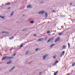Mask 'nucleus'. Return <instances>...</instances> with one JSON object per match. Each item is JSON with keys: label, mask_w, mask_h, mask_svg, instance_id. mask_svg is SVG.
Listing matches in <instances>:
<instances>
[{"label": "nucleus", "mask_w": 75, "mask_h": 75, "mask_svg": "<svg viewBox=\"0 0 75 75\" xmlns=\"http://www.w3.org/2000/svg\"><path fill=\"white\" fill-rule=\"evenodd\" d=\"M39 14H43L45 13V12L44 11H39L38 13Z\"/></svg>", "instance_id": "f257e3e1"}, {"label": "nucleus", "mask_w": 75, "mask_h": 75, "mask_svg": "<svg viewBox=\"0 0 75 75\" xmlns=\"http://www.w3.org/2000/svg\"><path fill=\"white\" fill-rule=\"evenodd\" d=\"M54 40V38H51L50 39L47 41V43L49 42L50 41H52Z\"/></svg>", "instance_id": "f03ea898"}, {"label": "nucleus", "mask_w": 75, "mask_h": 75, "mask_svg": "<svg viewBox=\"0 0 75 75\" xmlns=\"http://www.w3.org/2000/svg\"><path fill=\"white\" fill-rule=\"evenodd\" d=\"M9 34L10 33L4 31L1 33V34Z\"/></svg>", "instance_id": "7ed1b4c3"}, {"label": "nucleus", "mask_w": 75, "mask_h": 75, "mask_svg": "<svg viewBox=\"0 0 75 75\" xmlns=\"http://www.w3.org/2000/svg\"><path fill=\"white\" fill-rule=\"evenodd\" d=\"M6 59H7V56H5V57H3L2 59V61H4V60H5Z\"/></svg>", "instance_id": "20e7f679"}, {"label": "nucleus", "mask_w": 75, "mask_h": 75, "mask_svg": "<svg viewBox=\"0 0 75 75\" xmlns=\"http://www.w3.org/2000/svg\"><path fill=\"white\" fill-rule=\"evenodd\" d=\"M47 57H48V55L47 54H46L45 56H43V60H45V58Z\"/></svg>", "instance_id": "39448f33"}, {"label": "nucleus", "mask_w": 75, "mask_h": 75, "mask_svg": "<svg viewBox=\"0 0 75 75\" xmlns=\"http://www.w3.org/2000/svg\"><path fill=\"white\" fill-rule=\"evenodd\" d=\"M60 39V38L58 37V38L56 39V40L54 41L55 42H57Z\"/></svg>", "instance_id": "423d86ee"}, {"label": "nucleus", "mask_w": 75, "mask_h": 75, "mask_svg": "<svg viewBox=\"0 0 75 75\" xmlns=\"http://www.w3.org/2000/svg\"><path fill=\"white\" fill-rule=\"evenodd\" d=\"M14 68H15V67L12 68L9 70V72H11V71H12L14 69Z\"/></svg>", "instance_id": "0eeeda50"}, {"label": "nucleus", "mask_w": 75, "mask_h": 75, "mask_svg": "<svg viewBox=\"0 0 75 75\" xmlns=\"http://www.w3.org/2000/svg\"><path fill=\"white\" fill-rule=\"evenodd\" d=\"M7 59H13V57H9L8 56H7Z\"/></svg>", "instance_id": "6e6552de"}, {"label": "nucleus", "mask_w": 75, "mask_h": 75, "mask_svg": "<svg viewBox=\"0 0 75 75\" xmlns=\"http://www.w3.org/2000/svg\"><path fill=\"white\" fill-rule=\"evenodd\" d=\"M43 41V38H41L39 39H38V42H39V41Z\"/></svg>", "instance_id": "1a4fd4ad"}, {"label": "nucleus", "mask_w": 75, "mask_h": 75, "mask_svg": "<svg viewBox=\"0 0 75 75\" xmlns=\"http://www.w3.org/2000/svg\"><path fill=\"white\" fill-rule=\"evenodd\" d=\"M27 8H32V6H31V5H29L27 6Z\"/></svg>", "instance_id": "9d476101"}, {"label": "nucleus", "mask_w": 75, "mask_h": 75, "mask_svg": "<svg viewBox=\"0 0 75 75\" xmlns=\"http://www.w3.org/2000/svg\"><path fill=\"white\" fill-rule=\"evenodd\" d=\"M63 32H61L60 33H59V35H63Z\"/></svg>", "instance_id": "9b49d317"}, {"label": "nucleus", "mask_w": 75, "mask_h": 75, "mask_svg": "<svg viewBox=\"0 0 75 75\" xmlns=\"http://www.w3.org/2000/svg\"><path fill=\"white\" fill-rule=\"evenodd\" d=\"M14 14V11H13L12 13L11 14V17L12 16H13V14Z\"/></svg>", "instance_id": "f8f14e48"}, {"label": "nucleus", "mask_w": 75, "mask_h": 75, "mask_svg": "<svg viewBox=\"0 0 75 75\" xmlns=\"http://www.w3.org/2000/svg\"><path fill=\"white\" fill-rule=\"evenodd\" d=\"M66 48V47L65 46H63L62 47V49H63V50H64V49H65Z\"/></svg>", "instance_id": "ddd939ff"}, {"label": "nucleus", "mask_w": 75, "mask_h": 75, "mask_svg": "<svg viewBox=\"0 0 75 75\" xmlns=\"http://www.w3.org/2000/svg\"><path fill=\"white\" fill-rule=\"evenodd\" d=\"M59 61H56V62H55V63H54V65H56V64H57V63H58V62H59Z\"/></svg>", "instance_id": "4468645a"}, {"label": "nucleus", "mask_w": 75, "mask_h": 75, "mask_svg": "<svg viewBox=\"0 0 75 75\" xmlns=\"http://www.w3.org/2000/svg\"><path fill=\"white\" fill-rule=\"evenodd\" d=\"M45 18H47L48 17V14H47V13H46L45 14Z\"/></svg>", "instance_id": "2eb2a0df"}, {"label": "nucleus", "mask_w": 75, "mask_h": 75, "mask_svg": "<svg viewBox=\"0 0 75 75\" xmlns=\"http://www.w3.org/2000/svg\"><path fill=\"white\" fill-rule=\"evenodd\" d=\"M57 73H58V71H57L56 73H54V75H57Z\"/></svg>", "instance_id": "dca6fc26"}, {"label": "nucleus", "mask_w": 75, "mask_h": 75, "mask_svg": "<svg viewBox=\"0 0 75 75\" xmlns=\"http://www.w3.org/2000/svg\"><path fill=\"white\" fill-rule=\"evenodd\" d=\"M54 45H55V44H53L52 45H50L51 48H52V47H53Z\"/></svg>", "instance_id": "f3484780"}, {"label": "nucleus", "mask_w": 75, "mask_h": 75, "mask_svg": "<svg viewBox=\"0 0 75 75\" xmlns=\"http://www.w3.org/2000/svg\"><path fill=\"white\" fill-rule=\"evenodd\" d=\"M11 61H10L8 62L7 64H11Z\"/></svg>", "instance_id": "a211bd4d"}, {"label": "nucleus", "mask_w": 75, "mask_h": 75, "mask_svg": "<svg viewBox=\"0 0 75 75\" xmlns=\"http://www.w3.org/2000/svg\"><path fill=\"white\" fill-rule=\"evenodd\" d=\"M14 38V36H12L9 38L10 40H12Z\"/></svg>", "instance_id": "6ab92c4d"}, {"label": "nucleus", "mask_w": 75, "mask_h": 75, "mask_svg": "<svg viewBox=\"0 0 75 75\" xmlns=\"http://www.w3.org/2000/svg\"><path fill=\"white\" fill-rule=\"evenodd\" d=\"M0 18H2L3 19L4 18V16H0Z\"/></svg>", "instance_id": "aec40b11"}, {"label": "nucleus", "mask_w": 75, "mask_h": 75, "mask_svg": "<svg viewBox=\"0 0 75 75\" xmlns=\"http://www.w3.org/2000/svg\"><path fill=\"white\" fill-rule=\"evenodd\" d=\"M10 2H8L6 4V5H10Z\"/></svg>", "instance_id": "412c9836"}, {"label": "nucleus", "mask_w": 75, "mask_h": 75, "mask_svg": "<svg viewBox=\"0 0 75 75\" xmlns=\"http://www.w3.org/2000/svg\"><path fill=\"white\" fill-rule=\"evenodd\" d=\"M64 54H65V51H64L63 52H62V54L64 55Z\"/></svg>", "instance_id": "4be33fe9"}, {"label": "nucleus", "mask_w": 75, "mask_h": 75, "mask_svg": "<svg viewBox=\"0 0 75 75\" xmlns=\"http://www.w3.org/2000/svg\"><path fill=\"white\" fill-rule=\"evenodd\" d=\"M68 48H69V47H70V44L69 43H68Z\"/></svg>", "instance_id": "5701e85b"}, {"label": "nucleus", "mask_w": 75, "mask_h": 75, "mask_svg": "<svg viewBox=\"0 0 75 75\" xmlns=\"http://www.w3.org/2000/svg\"><path fill=\"white\" fill-rule=\"evenodd\" d=\"M23 46H24V45H23V44H21L20 48H22V47H23Z\"/></svg>", "instance_id": "b1692460"}, {"label": "nucleus", "mask_w": 75, "mask_h": 75, "mask_svg": "<svg viewBox=\"0 0 75 75\" xmlns=\"http://www.w3.org/2000/svg\"><path fill=\"white\" fill-rule=\"evenodd\" d=\"M28 54V51H27L25 53V55H27Z\"/></svg>", "instance_id": "393cba45"}, {"label": "nucleus", "mask_w": 75, "mask_h": 75, "mask_svg": "<svg viewBox=\"0 0 75 75\" xmlns=\"http://www.w3.org/2000/svg\"><path fill=\"white\" fill-rule=\"evenodd\" d=\"M39 49V48H37L35 50V51H36V52H37V51H38V50Z\"/></svg>", "instance_id": "a878e982"}, {"label": "nucleus", "mask_w": 75, "mask_h": 75, "mask_svg": "<svg viewBox=\"0 0 75 75\" xmlns=\"http://www.w3.org/2000/svg\"><path fill=\"white\" fill-rule=\"evenodd\" d=\"M34 21H31L30 22V23L31 24H33V23H34Z\"/></svg>", "instance_id": "bb28decb"}, {"label": "nucleus", "mask_w": 75, "mask_h": 75, "mask_svg": "<svg viewBox=\"0 0 75 75\" xmlns=\"http://www.w3.org/2000/svg\"><path fill=\"white\" fill-rule=\"evenodd\" d=\"M26 30H27V29H24L22 31H26Z\"/></svg>", "instance_id": "cd10ccee"}, {"label": "nucleus", "mask_w": 75, "mask_h": 75, "mask_svg": "<svg viewBox=\"0 0 75 75\" xmlns=\"http://www.w3.org/2000/svg\"><path fill=\"white\" fill-rule=\"evenodd\" d=\"M47 34H49V33H50V31H47Z\"/></svg>", "instance_id": "c85d7f7f"}, {"label": "nucleus", "mask_w": 75, "mask_h": 75, "mask_svg": "<svg viewBox=\"0 0 75 75\" xmlns=\"http://www.w3.org/2000/svg\"><path fill=\"white\" fill-rule=\"evenodd\" d=\"M75 63H74V64H73L72 65V67H74V65H75Z\"/></svg>", "instance_id": "c756f323"}, {"label": "nucleus", "mask_w": 75, "mask_h": 75, "mask_svg": "<svg viewBox=\"0 0 75 75\" xmlns=\"http://www.w3.org/2000/svg\"><path fill=\"white\" fill-rule=\"evenodd\" d=\"M63 55L62 54H61L60 56V57H62Z\"/></svg>", "instance_id": "7c9ffc66"}, {"label": "nucleus", "mask_w": 75, "mask_h": 75, "mask_svg": "<svg viewBox=\"0 0 75 75\" xmlns=\"http://www.w3.org/2000/svg\"><path fill=\"white\" fill-rule=\"evenodd\" d=\"M13 56H16V53H14V54H13Z\"/></svg>", "instance_id": "2f4dec72"}, {"label": "nucleus", "mask_w": 75, "mask_h": 75, "mask_svg": "<svg viewBox=\"0 0 75 75\" xmlns=\"http://www.w3.org/2000/svg\"><path fill=\"white\" fill-rule=\"evenodd\" d=\"M52 13H55V11L54 10H53L52 11Z\"/></svg>", "instance_id": "473e14b6"}, {"label": "nucleus", "mask_w": 75, "mask_h": 75, "mask_svg": "<svg viewBox=\"0 0 75 75\" xmlns=\"http://www.w3.org/2000/svg\"><path fill=\"white\" fill-rule=\"evenodd\" d=\"M47 40V37H46L45 39V40Z\"/></svg>", "instance_id": "72a5a7b5"}, {"label": "nucleus", "mask_w": 75, "mask_h": 75, "mask_svg": "<svg viewBox=\"0 0 75 75\" xmlns=\"http://www.w3.org/2000/svg\"><path fill=\"white\" fill-rule=\"evenodd\" d=\"M33 35H34V36L35 37H36V34H33Z\"/></svg>", "instance_id": "f704fd0d"}, {"label": "nucleus", "mask_w": 75, "mask_h": 75, "mask_svg": "<svg viewBox=\"0 0 75 75\" xmlns=\"http://www.w3.org/2000/svg\"><path fill=\"white\" fill-rule=\"evenodd\" d=\"M11 8L9 7V8H8V10H9V9H10Z\"/></svg>", "instance_id": "c9c22d12"}, {"label": "nucleus", "mask_w": 75, "mask_h": 75, "mask_svg": "<svg viewBox=\"0 0 75 75\" xmlns=\"http://www.w3.org/2000/svg\"><path fill=\"white\" fill-rule=\"evenodd\" d=\"M41 72H40L39 73V75H41Z\"/></svg>", "instance_id": "e433bc0d"}, {"label": "nucleus", "mask_w": 75, "mask_h": 75, "mask_svg": "<svg viewBox=\"0 0 75 75\" xmlns=\"http://www.w3.org/2000/svg\"><path fill=\"white\" fill-rule=\"evenodd\" d=\"M72 3H70V6H72Z\"/></svg>", "instance_id": "4c0bfd02"}, {"label": "nucleus", "mask_w": 75, "mask_h": 75, "mask_svg": "<svg viewBox=\"0 0 75 75\" xmlns=\"http://www.w3.org/2000/svg\"><path fill=\"white\" fill-rule=\"evenodd\" d=\"M55 58H56L55 56H54V57H53V58L55 59Z\"/></svg>", "instance_id": "58836bf2"}, {"label": "nucleus", "mask_w": 75, "mask_h": 75, "mask_svg": "<svg viewBox=\"0 0 75 75\" xmlns=\"http://www.w3.org/2000/svg\"><path fill=\"white\" fill-rule=\"evenodd\" d=\"M43 2H40V3H42Z\"/></svg>", "instance_id": "ea45409f"}, {"label": "nucleus", "mask_w": 75, "mask_h": 75, "mask_svg": "<svg viewBox=\"0 0 75 75\" xmlns=\"http://www.w3.org/2000/svg\"><path fill=\"white\" fill-rule=\"evenodd\" d=\"M2 6H4V5H3V4H2Z\"/></svg>", "instance_id": "a19ab883"}, {"label": "nucleus", "mask_w": 75, "mask_h": 75, "mask_svg": "<svg viewBox=\"0 0 75 75\" xmlns=\"http://www.w3.org/2000/svg\"><path fill=\"white\" fill-rule=\"evenodd\" d=\"M23 45H25V44Z\"/></svg>", "instance_id": "79ce46f5"}, {"label": "nucleus", "mask_w": 75, "mask_h": 75, "mask_svg": "<svg viewBox=\"0 0 75 75\" xmlns=\"http://www.w3.org/2000/svg\"><path fill=\"white\" fill-rule=\"evenodd\" d=\"M64 24H65V23H64Z\"/></svg>", "instance_id": "37998d69"}, {"label": "nucleus", "mask_w": 75, "mask_h": 75, "mask_svg": "<svg viewBox=\"0 0 75 75\" xmlns=\"http://www.w3.org/2000/svg\"><path fill=\"white\" fill-rule=\"evenodd\" d=\"M23 16H24V15H23Z\"/></svg>", "instance_id": "c03bdc74"}, {"label": "nucleus", "mask_w": 75, "mask_h": 75, "mask_svg": "<svg viewBox=\"0 0 75 75\" xmlns=\"http://www.w3.org/2000/svg\"><path fill=\"white\" fill-rule=\"evenodd\" d=\"M14 2H16V1H14Z\"/></svg>", "instance_id": "a18cd8bd"}]
</instances>
